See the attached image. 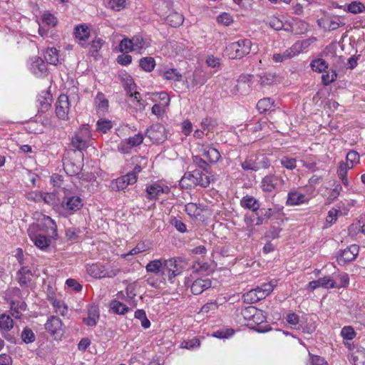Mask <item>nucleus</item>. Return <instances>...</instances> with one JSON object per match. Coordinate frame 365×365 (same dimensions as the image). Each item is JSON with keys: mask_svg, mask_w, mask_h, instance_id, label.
Listing matches in <instances>:
<instances>
[{"mask_svg": "<svg viewBox=\"0 0 365 365\" xmlns=\"http://www.w3.org/2000/svg\"><path fill=\"white\" fill-rule=\"evenodd\" d=\"M132 43L133 44V51L142 53L143 50L150 46L151 40L148 36L136 35L132 38Z\"/></svg>", "mask_w": 365, "mask_h": 365, "instance_id": "obj_21", "label": "nucleus"}, {"mask_svg": "<svg viewBox=\"0 0 365 365\" xmlns=\"http://www.w3.org/2000/svg\"><path fill=\"white\" fill-rule=\"evenodd\" d=\"M44 58L51 65H58L61 63L59 51L54 47H48L44 52Z\"/></svg>", "mask_w": 365, "mask_h": 365, "instance_id": "obj_28", "label": "nucleus"}, {"mask_svg": "<svg viewBox=\"0 0 365 365\" xmlns=\"http://www.w3.org/2000/svg\"><path fill=\"white\" fill-rule=\"evenodd\" d=\"M280 164L287 170H292L297 167V159L283 156L280 159Z\"/></svg>", "mask_w": 365, "mask_h": 365, "instance_id": "obj_49", "label": "nucleus"}, {"mask_svg": "<svg viewBox=\"0 0 365 365\" xmlns=\"http://www.w3.org/2000/svg\"><path fill=\"white\" fill-rule=\"evenodd\" d=\"M320 287L324 289H330L337 287V283L332 279L329 276L324 277L318 279Z\"/></svg>", "mask_w": 365, "mask_h": 365, "instance_id": "obj_47", "label": "nucleus"}, {"mask_svg": "<svg viewBox=\"0 0 365 365\" xmlns=\"http://www.w3.org/2000/svg\"><path fill=\"white\" fill-rule=\"evenodd\" d=\"M108 6L113 11H121L125 7V0H109Z\"/></svg>", "mask_w": 365, "mask_h": 365, "instance_id": "obj_54", "label": "nucleus"}, {"mask_svg": "<svg viewBox=\"0 0 365 365\" xmlns=\"http://www.w3.org/2000/svg\"><path fill=\"white\" fill-rule=\"evenodd\" d=\"M240 314L245 321L250 322L253 319L255 315L260 316L261 310L257 309L253 306H248L240 309Z\"/></svg>", "mask_w": 365, "mask_h": 365, "instance_id": "obj_35", "label": "nucleus"}, {"mask_svg": "<svg viewBox=\"0 0 365 365\" xmlns=\"http://www.w3.org/2000/svg\"><path fill=\"white\" fill-rule=\"evenodd\" d=\"M364 10L365 6L360 1H354L347 6V11L354 14H360Z\"/></svg>", "mask_w": 365, "mask_h": 365, "instance_id": "obj_48", "label": "nucleus"}, {"mask_svg": "<svg viewBox=\"0 0 365 365\" xmlns=\"http://www.w3.org/2000/svg\"><path fill=\"white\" fill-rule=\"evenodd\" d=\"M135 183V175L133 174H126L120 178H118L115 181V187L118 190H123L125 189L128 185H133Z\"/></svg>", "mask_w": 365, "mask_h": 365, "instance_id": "obj_29", "label": "nucleus"}, {"mask_svg": "<svg viewBox=\"0 0 365 365\" xmlns=\"http://www.w3.org/2000/svg\"><path fill=\"white\" fill-rule=\"evenodd\" d=\"M147 136L156 143H162L167 138L165 127L160 123L154 124L147 130Z\"/></svg>", "mask_w": 365, "mask_h": 365, "instance_id": "obj_12", "label": "nucleus"}, {"mask_svg": "<svg viewBox=\"0 0 365 365\" xmlns=\"http://www.w3.org/2000/svg\"><path fill=\"white\" fill-rule=\"evenodd\" d=\"M284 180L279 175H267L264 177L261 182V187L264 192H272L279 188L284 185Z\"/></svg>", "mask_w": 365, "mask_h": 365, "instance_id": "obj_8", "label": "nucleus"}, {"mask_svg": "<svg viewBox=\"0 0 365 365\" xmlns=\"http://www.w3.org/2000/svg\"><path fill=\"white\" fill-rule=\"evenodd\" d=\"M359 247L356 245H351L346 249L340 250L336 257L339 265H345L356 259L359 255Z\"/></svg>", "mask_w": 365, "mask_h": 365, "instance_id": "obj_10", "label": "nucleus"}, {"mask_svg": "<svg viewBox=\"0 0 365 365\" xmlns=\"http://www.w3.org/2000/svg\"><path fill=\"white\" fill-rule=\"evenodd\" d=\"M104 41L102 38L96 37L95 38L91 44L89 52L92 56H95L96 53L101 48Z\"/></svg>", "mask_w": 365, "mask_h": 365, "instance_id": "obj_53", "label": "nucleus"}, {"mask_svg": "<svg viewBox=\"0 0 365 365\" xmlns=\"http://www.w3.org/2000/svg\"><path fill=\"white\" fill-rule=\"evenodd\" d=\"M82 199L77 195H66L62 200V207L69 215L73 214L83 207Z\"/></svg>", "mask_w": 365, "mask_h": 365, "instance_id": "obj_9", "label": "nucleus"}, {"mask_svg": "<svg viewBox=\"0 0 365 365\" xmlns=\"http://www.w3.org/2000/svg\"><path fill=\"white\" fill-rule=\"evenodd\" d=\"M136 287L135 283H130L125 288L126 302L133 307L137 305V302L135 299L136 296Z\"/></svg>", "mask_w": 365, "mask_h": 365, "instance_id": "obj_33", "label": "nucleus"}, {"mask_svg": "<svg viewBox=\"0 0 365 365\" xmlns=\"http://www.w3.org/2000/svg\"><path fill=\"white\" fill-rule=\"evenodd\" d=\"M143 141V135L141 133H138L134 136L130 137L124 141H122L119 145V150L124 153H129L132 148L140 145Z\"/></svg>", "mask_w": 365, "mask_h": 365, "instance_id": "obj_16", "label": "nucleus"}, {"mask_svg": "<svg viewBox=\"0 0 365 365\" xmlns=\"http://www.w3.org/2000/svg\"><path fill=\"white\" fill-rule=\"evenodd\" d=\"M252 43L250 39H240L230 43V58H242L250 53Z\"/></svg>", "mask_w": 365, "mask_h": 365, "instance_id": "obj_6", "label": "nucleus"}, {"mask_svg": "<svg viewBox=\"0 0 365 365\" xmlns=\"http://www.w3.org/2000/svg\"><path fill=\"white\" fill-rule=\"evenodd\" d=\"M337 77V74L335 71H331L330 73L323 74L322 76V81L324 86H328L334 82Z\"/></svg>", "mask_w": 365, "mask_h": 365, "instance_id": "obj_62", "label": "nucleus"}, {"mask_svg": "<svg viewBox=\"0 0 365 365\" xmlns=\"http://www.w3.org/2000/svg\"><path fill=\"white\" fill-rule=\"evenodd\" d=\"M200 346V340L197 338H194L189 341H185L182 343L181 347L187 349H193L198 348Z\"/></svg>", "mask_w": 365, "mask_h": 365, "instance_id": "obj_64", "label": "nucleus"}, {"mask_svg": "<svg viewBox=\"0 0 365 365\" xmlns=\"http://www.w3.org/2000/svg\"><path fill=\"white\" fill-rule=\"evenodd\" d=\"M341 335L344 339L351 340L356 336V332L351 327L346 326L342 328Z\"/></svg>", "mask_w": 365, "mask_h": 365, "instance_id": "obj_57", "label": "nucleus"}, {"mask_svg": "<svg viewBox=\"0 0 365 365\" xmlns=\"http://www.w3.org/2000/svg\"><path fill=\"white\" fill-rule=\"evenodd\" d=\"M70 110L68 97L65 94L59 96L56 103V114L61 120H67Z\"/></svg>", "mask_w": 365, "mask_h": 365, "instance_id": "obj_13", "label": "nucleus"}, {"mask_svg": "<svg viewBox=\"0 0 365 365\" xmlns=\"http://www.w3.org/2000/svg\"><path fill=\"white\" fill-rule=\"evenodd\" d=\"M318 24L320 27L328 31H334L345 25L343 18L340 16H334L326 19H319Z\"/></svg>", "mask_w": 365, "mask_h": 365, "instance_id": "obj_14", "label": "nucleus"}, {"mask_svg": "<svg viewBox=\"0 0 365 365\" xmlns=\"http://www.w3.org/2000/svg\"><path fill=\"white\" fill-rule=\"evenodd\" d=\"M354 365H365V349L358 348L352 354Z\"/></svg>", "mask_w": 365, "mask_h": 365, "instance_id": "obj_41", "label": "nucleus"}, {"mask_svg": "<svg viewBox=\"0 0 365 365\" xmlns=\"http://www.w3.org/2000/svg\"><path fill=\"white\" fill-rule=\"evenodd\" d=\"M240 205L247 210H250L252 212L257 213V211L260 210V203L253 196L247 195L244 196L240 200Z\"/></svg>", "mask_w": 365, "mask_h": 365, "instance_id": "obj_24", "label": "nucleus"}, {"mask_svg": "<svg viewBox=\"0 0 365 365\" xmlns=\"http://www.w3.org/2000/svg\"><path fill=\"white\" fill-rule=\"evenodd\" d=\"M113 127V123L110 120L101 118L99 119L96 123V129L103 133H106Z\"/></svg>", "mask_w": 365, "mask_h": 365, "instance_id": "obj_46", "label": "nucleus"}, {"mask_svg": "<svg viewBox=\"0 0 365 365\" xmlns=\"http://www.w3.org/2000/svg\"><path fill=\"white\" fill-rule=\"evenodd\" d=\"M289 27H291L292 33L295 34H304L309 29L308 24L298 19H293L292 22L289 24Z\"/></svg>", "mask_w": 365, "mask_h": 365, "instance_id": "obj_32", "label": "nucleus"}, {"mask_svg": "<svg viewBox=\"0 0 365 365\" xmlns=\"http://www.w3.org/2000/svg\"><path fill=\"white\" fill-rule=\"evenodd\" d=\"M61 320L58 317L54 316L51 317L45 324L46 329L51 334H56L61 329Z\"/></svg>", "mask_w": 365, "mask_h": 365, "instance_id": "obj_31", "label": "nucleus"}, {"mask_svg": "<svg viewBox=\"0 0 365 365\" xmlns=\"http://www.w3.org/2000/svg\"><path fill=\"white\" fill-rule=\"evenodd\" d=\"M119 49L123 53L133 52L132 38H124L119 44Z\"/></svg>", "mask_w": 365, "mask_h": 365, "instance_id": "obj_50", "label": "nucleus"}, {"mask_svg": "<svg viewBox=\"0 0 365 365\" xmlns=\"http://www.w3.org/2000/svg\"><path fill=\"white\" fill-rule=\"evenodd\" d=\"M139 65L143 71L150 72L155 66V61L153 57H144L140 60Z\"/></svg>", "mask_w": 365, "mask_h": 365, "instance_id": "obj_42", "label": "nucleus"}, {"mask_svg": "<svg viewBox=\"0 0 365 365\" xmlns=\"http://www.w3.org/2000/svg\"><path fill=\"white\" fill-rule=\"evenodd\" d=\"M95 103L96 108L101 111H105L108 108V101L102 93H98L95 98Z\"/></svg>", "mask_w": 365, "mask_h": 365, "instance_id": "obj_44", "label": "nucleus"}, {"mask_svg": "<svg viewBox=\"0 0 365 365\" xmlns=\"http://www.w3.org/2000/svg\"><path fill=\"white\" fill-rule=\"evenodd\" d=\"M51 303L57 313H59L62 315L65 314L66 312L67 311V307L65 306L63 302L56 299H51Z\"/></svg>", "mask_w": 365, "mask_h": 365, "instance_id": "obj_60", "label": "nucleus"}, {"mask_svg": "<svg viewBox=\"0 0 365 365\" xmlns=\"http://www.w3.org/2000/svg\"><path fill=\"white\" fill-rule=\"evenodd\" d=\"M160 75L165 80L179 82L182 80V74L176 68H165L160 71Z\"/></svg>", "mask_w": 365, "mask_h": 365, "instance_id": "obj_27", "label": "nucleus"}, {"mask_svg": "<svg viewBox=\"0 0 365 365\" xmlns=\"http://www.w3.org/2000/svg\"><path fill=\"white\" fill-rule=\"evenodd\" d=\"M201 155L211 163H217L220 158L219 151L210 145L202 146Z\"/></svg>", "mask_w": 365, "mask_h": 365, "instance_id": "obj_25", "label": "nucleus"}, {"mask_svg": "<svg viewBox=\"0 0 365 365\" xmlns=\"http://www.w3.org/2000/svg\"><path fill=\"white\" fill-rule=\"evenodd\" d=\"M270 166V161L264 154L257 152L251 154L242 163V167L245 170L257 171L260 169H266Z\"/></svg>", "mask_w": 365, "mask_h": 365, "instance_id": "obj_5", "label": "nucleus"}, {"mask_svg": "<svg viewBox=\"0 0 365 365\" xmlns=\"http://www.w3.org/2000/svg\"><path fill=\"white\" fill-rule=\"evenodd\" d=\"M57 21L56 17L48 12H44L38 22V33L41 36L47 34L45 26L53 27L56 25Z\"/></svg>", "mask_w": 365, "mask_h": 365, "instance_id": "obj_18", "label": "nucleus"}, {"mask_svg": "<svg viewBox=\"0 0 365 365\" xmlns=\"http://www.w3.org/2000/svg\"><path fill=\"white\" fill-rule=\"evenodd\" d=\"M92 133L88 125H81L74 133L71 143L78 150H83L91 144Z\"/></svg>", "mask_w": 365, "mask_h": 365, "instance_id": "obj_4", "label": "nucleus"}, {"mask_svg": "<svg viewBox=\"0 0 365 365\" xmlns=\"http://www.w3.org/2000/svg\"><path fill=\"white\" fill-rule=\"evenodd\" d=\"M170 188L162 181H156L147 185V197L150 200H157L163 195H168Z\"/></svg>", "mask_w": 365, "mask_h": 365, "instance_id": "obj_7", "label": "nucleus"}, {"mask_svg": "<svg viewBox=\"0 0 365 365\" xmlns=\"http://www.w3.org/2000/svg\"><path fill=\"white\" fill-rule=\"evenodd\" d=\"M28 68L38 78L45 76L47 72V68L44 61L38 56L31 57L29 60Z\"/></svg>", "mask_w": 365, "mask_h": 365, "instance_id": "obj_11", "label": "nucleus"}, {"mask_svg": "<svg viewBox=\"0 0 365 365\" xmlns=\"http://www.w3.org/2000/svg\"><path fill=\"white\" fill-rule=\"evenodd\" d=\"M165 21L173 27H178L182 25L184 21L183 16L176 11H171L166 17Z\"/></svg>", "mask_w": 365, "mask_h": 365, "instance_id": "obj_34", "label": "nucleus"}, {"mask_svg": "<svg viewBox=\"0 0 365 365\" xmlns=\"http://www.w3.org/2000/svg\"><path fill=\"white\" fill-rule=\"evenodd\" d=\"M185 268V262L180 257L165 259L162 267L161 275L163 280L174 284H176L175 277L181 274Z\"/></svg>", "mask_w": 365, "mask_h": 365, "instance_id": "obj_2", "label": "nucleus"}, {"mask_svg": "<svg viewBox=\"0 0 365 365\" xmlns=\"http://www.w3.org/2000/svg\"><path fill=\"white\" fill-rule=\"evenodd\" d=\"M19 282L21 284H26L31 280V271L27 267H22L17 273Z\"/></svg>", "mask_w": 365, "mask_h": 365, "instance_id": "obj_43", "label": "nucleus"}, {"mask_svg": "<svg viewBox=\"0 0 365 365\" xmlns=\"http://www.w3.org/2000/svg\"><path fill=\"white\" fill-rule=\"evenodd\" d=\"M57 226L53 220L45 215H41L36 222L31 225L28 234L34 244L41 250L46 249L50 245V238L57 235Z\"/></svg>", "mask_w": 365, "mask_h": 365, "instance_id": "obj_1", "label": "nucleus"}, {"mask_svg": "<svg viewBox=\"0 0 365 365\" xmlns=\"http://www.w3.org/2000/svg\"><path fill=\"white\" fill-rule=\"evenodd\" d=\"M110 310L117 314H125L130 311L129 307L118 299H113L110 303Z\"/></svg>", "mask_w": 365, "mask_h": 365, "instance_id": "obj_36", "label": "nucleus"}, {"mask_svg": "<svg viewBox=\"0 0 365 365\" xmlns=\"http://www.w3.org/2000/svg\"><path fill=\"white\" fill-rule=\"evenodd\" d=\"M211 281L208 278H199L195 279L191 285V292L193 294L197 295L211 287Z\"/></svg>", "mask_w": 365, "mask_h": 365, "instance_id": "obj_23", "label": "nucleus"}, {"mask_svg": "<svg viewBox=\"0 0 365 365\" xmlns=\"http://www.w3.org/2000/svg\"><path fill=\"white\" fill-rule=\"evenodd\" d=\"M156 97H158V100L155 99L154 101L155 102H158L159 104H160L164 108H167L170 105V98L168 96V94L166 92H160L158 93L154 94Z\"/></svg>", "mask_w": 365, "mask_h": 365, "instance_id": "obj_52", "label": "nucleus"}, {"mask_svg": "<svg viewBox=\"0 0 365 365\" xmlns=\"http://www.w3.org/2000/svg\"><path fill=\"white\" fill-rule=\"evenodd\" d=\"M242 299L245 302L248 303V304H254L259 301V298L256 295L254 289L245 293L242 295Z\"/></svg>", "mask_w": 365, "mask_h": 365, "instance_id": "obj_55", "label": "nucleus"}, {"mask_svg": "<svg viewBox=\"0 0 365 365\" xmlns=\"http://www.w3.org/2000/svg\"><path fill=\"white\" fill-rule=\"evenodd\" d=\"M185 210L190 217H196L200 215V210L195 203H188L185 207Z\"/></svg>", "mask_w": 365, "mask_h": 365, "instance_id": "obj_58", "label": "nucleus"}, {"mask_svg": "<svg viewBox=\"0 0 365 365\" xmlns=\"http://www.w3.org/2000/svg\"><path fill=\"white\" fill-rule=\"evenodd\" d=\"M26 308V304L24 302H12L11 303V314L13 317L20 319Z\"/></svg>", "mask_w": 365, "mask_h": 365, "instance_id": "obj_37", "label": "nucleus"}, {"mask_svg": "<svg viewBox=\"0 0 365 365\" xmlns=\"http://www.w3.org/2000/svg\"><path fill=\"white\" fill-rule=\"evenodd\" d=\"M206 159L204 158H201L199 156H194L193 157V163L198 167L200 169H202V170L205 172H207V169L209 168L208 163L206 162Z\"/></svg>", "mask_w": 365, "mask_h": 365, "instance_id": "obj_61", "label": "nucleus"}, {"mask_svg": "<svg viewBox=\"0 0 365 365\" xmlns=\"http://www.w3.org/2000/svg\"><path fill=\"white\" fill-rule=\"evenodd\" d=\"M87 274L94 279L113 278L120 272L119 267L114 263H88L86 264Z\"/></svg>", "mask_w": 365, "mask_h": 365, "instance_id": "obj_3", "label": "nucleus"}, {"mask_svg": "<svg viewBox=\"0 0 365 365\" xmlns=\"http://www.w3.org/2000/svg\"><path fill=\"white\" fill-rule=\"evenodd\" d=\"M21 339L26 344H29L35 340V335L33 331L26 327L21 333Z\"/></svg>", "mask_w": 365, "mask_h": 365, "instance_id": "obj_56", "label": "nucleus"}, {"mask_svg": "<svg viewBox=\"0 0 365 365\" xmlns=\"http://www.w3.org/2000/svg\"><path fill=\"white\" fill-rule=\"evenodd\" d=\"M165 259H155L147 264L145 269L147 272L158 274L161 272Z\"/></svg>", "mask_w": 365, "mask_h": 365, "instance_id": "obj_38", "label": "nucleus"}, {"mask_svg": "<svg viewBox=\"0 0 365 365\" xmlns=\"http://www.w3.org/2000/svg\"><path fill=\"white\" fill-rule=\"evenodd\" d=\"M99 319V310L98 308L92 305L88 308V317L83 319L85 324L89 327L96 326Z\"/></svg>", "mask_w": 365, "mask_h": 365, "instance_id": "obj_30", "label": "nucleus"}, {"mask_svg": "<svg viewBox=\"0 0 365 365\" xmlns=\"http://www.w3.org/2000/svg\"><path fill=\"white\" fill-rule=\"evenodd\" d=\"M271 214L269 211H265L263 212L262 210H260L255 213L252 212V215H246L245 218V222L247 226H259L263 224L264 217H267V218L270 217Z\"/></svg>", "mask_w": 365, "mask_h": 365, "instance_id": "obj_17", "label": "nucleus"}, {"mask_svg": "<svg viewBox=\"0 0 365 365\" xmlns=\"http://www.w3.org/2000/svg\"><path fill=\"white\" fill-rule=\"evenodd\" d=\"M252 76L241 75L237 80V84L235 86L232 91L235 93H240L242 95L247 94L250 90V81Z\"/></svg>", "mask_w": 365, "mask_h": 365, "instance_id": "obj_15", "label": "nucleus"}, {"mask_svg": "<svg viewBox=\"0 0 365 365\" xmlns=\"http://www.w3.org/2000/svg\"><path fill=\"white\" fill-rule=\"evenodd\" d=\"M74 35L76 39L79 41V43L83 47H86V40L90 36V30L87 26L80 25L76 27Z\"/></svg>", "mask_w": 365, "mask_h": 365, "instance_id": "obj_26", "label": "nucleus"}, {"mask_svg": "<svg viewBox=\"0 0 365 365\" xmlns=\"http://www.w3.org/2000/svg\"><path fill=\"white\" fill-rule=\"evenodd\" d=\"M274 100L271 98H264L259 100L257 104V108L260 113H264L272 109L274 106Z\"/></svg>", "mask_w": 365, "mask_h": 365, "instance_id": "obj_40", "label": "nucleus"}, {"mask_svg": "<svg viewBox=\"0 0 365 365\" xmlns=\"http://www.w3.org/2000/svg\"><path fill=\"white\" fill-rule=\"evenodd\" d=\"M352 168V165H349V163H345L344 161L339 162L337 170L338 177L346 176L347 171L351 169Z\"/></svg>", "mask_w": 365, "mask_h": 365, "instance_id": "obj_63", "label": "nucleus"}, {"mask_svg": "<svg viewBox=\"0 0 365 365\" xmlns=\"http://www.w3.org/2000/svg\"><path fill=\"white\" fill-rule=\"evenodd\" d=\"M309 201L307 197L297 190H291L287 194L286 205L287 206H296Z\"/></svg>", "mask_w": 365, "mask_h": 365, "instance_id": "obj_19", "label": "nucleus"}, {"mask_svg": "<svg viewBox=\"0 0 365 365\" xmlns=\"http://www.w3.org/2000/svg\"><path fill=\"white\" fill-rule=\"evenodd\" d=\"M300 51L297 49V43H295L292 47L286 49L283 53H274L272 55V60L275 63H282L293 58Z\"/></svg>", "mask_w": 365, "mask_h": 365, "instance_id": "obj_20", "label": "nucleus"}, {"mask_svg": "<svg viewBox=\"0 0 365 365\" xmlns=\"http://www.w3.org/2000/svg\"><path fill=\"white\" fill-rule=\"evenodd\" d=\"M312 69L314 71L322 73L328 68V64L323 58L314 59L311 63Z\"/></svg>", "mask_w": 365, "mask_h": 365, "instance_id": "obj_45", "label": "nucleus"}, {"mask_svg": "<svg viewBox=\"0 0 365 365\" xmlns=\"http://www.w3.org/2000/svg\"><path fill=\"white\" fill-rule=\"evenodd\" d=\"M14 327L13 319L5 314L0 315V331H9Z\"/></svg>", "mask_w": 365, "mask_h": 365, "instance_id": "obj_39", "label": "nucleus"}, {"mask_svg": "<svg viewBox=\"0 0 365 365\" xmlns=\"http://www.w3.org/2000/svg\"><path fill=\"white\" fill-rule=\"evenodd\" d=\"M198 185L200 186L206 187L210 183V178L207 173H203V170H199V175L197 177Z\"/></svg>", "mask_w": 365, "mask_h": 365, "instance_id": "obj_59", "label": "nucleus"}, {"mask_svg": "<svg viewBox=\"0 0 365 365\" xmlns=\"http://www.w3.org/2000/svg\"><path fill=\"white\" fill-rule=\"evenodd\" d=\"M128 101L133 104L137 109H141L143 108V103H141L140 93L137 91H134L132 93H129Z\"/></svg>", "mask_w": 365, "mask_h": 365, "instance_id": "obj_51", "label": "nucleus"}, {"mask_svg": "<svg viewBox=\"0 0 365 365\" xmlns=\"http://www.w3.org/2000/svg\"><path fill=\"white\" fill-rule=\"evenodd\" d=\"M199 175V170L196 169L192 172H187L184 174L180 180L182 187L188 188L198 185L197 176Z\"/></svg>", "mask_w": 365, "mask_h": 365, "instance_id": "obj_22", "label": "nucleus"}]
</instances>
